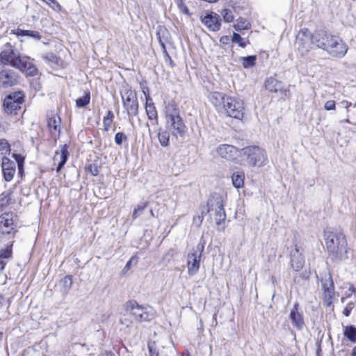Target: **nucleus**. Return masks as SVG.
<instances>
[{"instance_id": "obj_60", "label": "nucleus", "mask_w": 356, "mask_h": 356, "mask_svg": "<svg viewBox=\"0 0 356 356\" xmlns=\"http://www.w3.org/2000/svg\"><path fill=\"white\" fill-rule=\"evenodd\" d=\"M2 340V333H0V342Z\"/></svg>"}, {"instance_id": "obj_51", "label": "nucleus", "mask_w": 356, "mask_h": 356, "mask_svg": "<svg viewBox=\"0 0 356 356\" xmlns=\"http://www.w3.org/2000/svg\"><path fill=\"white\" fill-rule=\"evenodd\" d=\"M149 351L150 356H159V354L155 350H153L150 346H149Z\"/></svg>"}, {"instance_id": "obj_21", "label": "nucleus", "mask_w": 356, "mask_h": 356, "mask_svg": "<svg viewBox=\"0 0 356 356\" xmlns=\"http://www.w3.org/2000/svg\"><path fill=\"white\" fill-rule=\"evenodd\" d=\"M305 264L304 257L300 252L297 245L295 246L294 250L291 251V266L295 271L300 270Z\"/></svg>"}, {"instance_id": "obj_11", "label": "nucleus", "mask_w": 356, "mask_h": 356, "mask_svg": "<svg viewBox=\"0 0 356 356\" xmlns=\"http://www.w3.org/2000/svg\"><path fill=\"white\" fill-rule=\"evenodd\" d=\"M122 99L127 115L130 117L136 116L138 113V103L136 92L127 87L122 92Z\"/></svg>"}, {"instance_id": "obj_61", "label": "nucleus", "mask_w": 356, "mask_h": 356, "mask_svg": "<svg viewBox=\"0 0 356 356\" xmlns=\"http://www.w3.org/2000/svg\"><path fill=\"white\" fill-rule=\"evenodd\" d=\"M10 254V252H8V255L5 256V257H9Z\"/></svg>"}, {"instance_id": "obj_50", "label": "nucleus", "mask_w": 356, "mask_h": 356, "mask_svg": "<svg viewBox=\"0 0 356 356\" xmlns=\"http://www.w3.org/2000/svg\"><path fill=\"white\" fill-rule=\"evenodd\" d=\"M229 40V38L227 36H223L220 39V42L223 44H227Z\"/></svg>"}, {"instance_id": "obj_26", "label": "nucleus", "mask_w": 356, "mask_h": 356, "mask_svg": "<svg viewBox=\"0 0 356 356\" xmlns=\"http://www.w3.org/2000/svg\"><path fill=\"white\" fill-rule=\"evenodd\" d=\"M245 175L243 172H236L232 176V184L234 187L239 188L244 185Z\"/></svg>"}, {"instance_id": "obj_40", "label": "nucleus", "mask_w": 356, "mask_h": 356, "mask_svg": "<svg viewBox=\"0 0 356 356\" xmlns=\"http://www.w3.org/2000/svg\"><path fill=\"white\" fill-rule=\"evenodd\" d=\"M44 58L49 63H57L58 61V57L53 53H49L44 56Z\"/></svg>"}, {"instance_id": "obj_30", "label": "nucleus", "mask_w": 356, "mask_h": 356, "mask_svg": "<svg viewBox=\"0 0 356 356\" xmlns=\"http://www.w3.org/2000/svg\"><path fill=\"white\" fill-rule=\"evenodd\" d=\"M72 279L71 276L67 275L64 277L60 282V284L62 287V292L67 293L72 286Z\"/></svg>"}, {"instance_id": "obj_32", "label": "nucleus", "mask_w": 356, "mask_h": 356, "mask_svg": "<svg viewBox=\"0 0 356 356\" xmlns=\"http://www.w3.org/2000/svg\"><path fill=\"white\" fill-rule=\"evenodd\" d=\"M234 29L236 31L248 30L250 29V24L245 19L241 17L237 19L236 24H234Z\"/></svg>"}, {"instance_id": "obj_43", "label": "nucleus", "mask_w": 356, "mask_h": 356, "mask_svg": "<svg viewBox=\"0 0 356 356\" xmlns=\"http://www.w3.org/2000/svg\"><path fill=\"white\" fill-rule=\"evenodd\" d=\"M324 108L327 111L335 110V102L333 100L327 101L325 103Z\"/></svg>"}, {"instance_id": "obj_36", "label": "nucleus", "mask_w": 356, "mask_h": 356, "mask_svg": "<svg viewBox=\"0 0 356 356\" xmlns=\"http://www.w3.org/2000/svg\"><path fill=\"white\" fill-rule=\"evenodd\" d=\"M147 207V203L143 202L137 205V207L134 209L132 217L133 218H137L138 216L141 215L143 212L144 209Z\"/></svg>"}, {"instance_id": "obj_56", "label": "nucleus", "mask_w": 356, "mask_h": 356, "mask_svg": "<svg viewBox=\"0 0 356 356\" xmlns=\"http://www.w3.org/2000/svg\"><path fill=\"white\" fill-rule=\"evenodd\" d=\"M174 250L172 249L170 250L168 252V254H171V255H173Z\"/></svg>"}, {"instance_id": "obj_46", "label": "nucleus", "mask_w": 356, "mask_h": 356, "mask_svg": "<svg viewBox=\"0 0 356 356\" xmlns=\"http://www.w3.org/2000/svg\"><path fill=\"white\" fill-rule=\"evenodd\" d=\"M159 43H160V45H161V48H162V49H163V54H165V56L166 57H168V58L170 59V60L172 62V60H171V58H170V56H169L168 53V52H167V51H166L165 44L163 43V42L161 40V38H159Z\"/></svg>"}, {"instance_id": "obj_10", "label": "nucleus", "mask_w": 356, "mask_h": 356, "mask_svg": "<svg viewBox=\"0 0 356 356\" xmlns=\"http://www.w3.org/2000/svg\"><path fill=\"white\" fill-rule=\"evenodd\" d=\"M17 216L13 213L0 216V233L12 238L17 232Z\"/></svg>"}, {"instance_id": "obj_4", "label": "nucleus", "mask_w": 356, "mask_h": 356, "mask_svg": "<svg viewBox=\"0 0 356 356\" xmlns=\"http://www.w3.org/2000/svg\"><path fill=\"white\" fill-rule=\"evenodd\" d=\"M243 159L242 165L250 166H263L268 162L266 152L258 146H248L240 149Z\"/></svg>"}, {"instance_id": "obj_28", "label": "nucleus", "mask_w": 356, "mask_h": 356, "mask_svg": "<svg viewBox=\"0 0 356 356\" xmlns=\"http://www.w3.org/2000/svg\"><path fill=\"white\" fill-rule=\"evenodd\" d=\"M158 139L162 147H168L169 145L170 134L166 130L159 129L158 131Z\"/></svg>"}, {"instance_id": "obj_16", "label": "nucleus", "mask_w": 356, "mask_h": 356, "mask_svg": "<svg viewBox=\"0 0 356 356\" xmlns=\"http://www.w3.org/2000/svg\"><path fill=\"white\" fill-rule=\"evenodd\" d=\"M289 319L292 325L298 330H302L305 325L303 313L300 310L298 302H295L290 310Z\"/></svg>"}, {"instance_id": "obj_15", "label": "nucleus", "mask_w": 356, "mask_h": 356, "mask_svg": "<svg viewBox=\"0 0 356 356\" xmlns=\"http://www.w3.org/2000/svg\"><path fill=\"white\" fill-rule=\"evenodd\" d=\"M321 282L323 291L324 300L326 305L329 306L331 305L335 294L334 283L331 275H326L324 278H321Z\"/></svg>"}, {"instance_id": "obj_33", "label": "nucleus", "mask_w": 356, "mask_h": 356, "mask_svg": "<svg viewBox=\"0 0 356 356\" xmlns=\"http://www.w3.org/2000/svg\"><path fill=\"white\" fill-rule=\"evenodd\" d=\"M242 65L245 68H249L254 65L256 61L255 56H248L246 57H241Z\"/></svg>"}, {"instance_id": "obj_24", "label": "nucleus", "mask_w": 356, "mask_h": 356, "mask_svg": "<svg viewBox=\"0 0 356 356\" xmlns=\"http://www.w3.org/2000/svg\"><path fill=\"white\" fill-rule=\"evenodd\" d=\"M11 33L16 35L18 38L26 36L36 41H38L42 38L41 34L37 31L24 30L20 28L12 30Z\"/></svg>"}, {"instance_id": "obj_12", "label": "nucleus", "mask_w": 356, "mask_h": 356, "mask_svg": "<svg viewBox=\"0 0 356 356\" xmlns=\"http://www.w3.org/2000/svg\"><path fill=\"white\" fill-rule=\"evenodd\" d=\"M295 44L302 56L306 54L311 49L312 44L316 45L314 33L311 34L307 29H301L297 34Z\"/></svg>"}, {"instance_id": "obj_1", "label": "nucleus", "mask_w": 356, "mask_h": 356, "mask_svg": "<svg viewBox=\"0 0 356 356\" xmlns=\"http://www.w3.org/2000/svg\"><path fill=\"white\" fill-rule=\"evenodd\" d=\"M314 39L318 48L326 51L332 57L342 58L348 51L347 45L339 37L326 32H315Z\"/></svg>"}, {"instance_id": "obj_52", "label": "nucleus", "mask_w": 356, "mask_h": 356, "mask_svg": "<svg viewBox=\"0 0 356 356\" xmlns=\"http://www.w3.org/2000/svg\"><path fill=\"white\" fill-rule=\"evenodd\" d=\"M6 264L3 261H0V273L4 269Z\"/></svg>"}, {"instance_id": "obj_7", "label": "nucleus", "mask_w": 356, "mask_h": 356, "mask_svg": "<svg viewBox=\"0 0 356 356\" xmlns=\"http://www.w3.org/2000/svg\"><path fill=\"white\" fill-rule=\"evenodd\" d=\"M244 102L242 99L228 95L222 111L230 118L241 120L244 115Z\"/></svg>"}, {"instance_id": "obj_49", "label": "nucleus", "mask_w": 356, "mask_h": 356, "mask_svg": "<svg viewBox=\"0 0 356 356\" xmlns=\"http://www.w3.org/2000/svg\"><path fill=\"white\" fill-rule=\"evenodd\" d=\"M341 104L346 108L347 113H348L349 112V107L352 104L351 102H349L348 101H343V102H341Z\"/></svg>"}, {"instance_id": "obj_53", "label": "nucleus", "mask_w": 356, "mask_h": 356, "mask_svg": "<svg viewBox=\"0 0 356 356\" xmlns=\"http://www.w3.org/2000/svg\"><path fill=\"white\" fill-rule=\"evenodd\" d=\"M348 290L351 292V293H356V288L353 286V285H351Z\"/></svg>"}, {"instance_id": "obj_27", "label": "nucleus", "mask_w": 356, "mask_h": 356, "mask_svg": "<svg viewBox=\"0 0 356 356\" xmlns=\"http://www.w3.org/2000/svg\"><path fill=\"white\" fill-rule=\"evenodd\" d=\"M343 335L351 342H356V327L353 325L343 327Z\"/></svg>"}, {"instance_id": "obj_59", "label": "nucleus", "mask_w": 356, "mask_h": 356, "mask_svg": "<svg viewBox=\"0 0 356 356\" xmlns=\"http://www.w3.org/2000/svg\"><path fill=\"white\" fill-rule=\"evenodd\" d=\"M2 300H3V297L0 295V304L2 302Z\"/></svg>"}, {"instance_id": "obj_57", "label": "nucleus", "mask_w": 356, "mask_h": 356, "mask_svg": "<svg viewBox=\"0 0 356 356\" xmlns=\"http://www.w3.org/2000/svg\"><path fill=\"white\" fill-rule=\"evenodd\" d=\"M342 122L350 123V122L348 119H346V120H343Z\"/></svg>"}, {"instance_id": "obj_39", "label": "nucleus", "mask_w": 356, "mask_h": 356, "mask_svg": "<svg viewBox=\"0 0 356 356\" xmlns=\"http://www.w3.org/2000/svg\"><path fill=\"white\" fill-rule=\"evenodd\" d=\"M232 42L234 43H238L241 47H245L246 46V43L244 42L243 39L238 33H236L233 34Z\"/></svg>"}, {"instance_id": "obj_5", "label": "nucleus", "mask_w": 356, "mask_h": 356, "mask_svg": "<svg viewBox=\"0 0 356 356\" xmlns=\"http://www.w3.org/2000/svg\"><path fill=\"white\" fill-rule=\"evenodd\" d=\"M207 211L211 216H214L217 229L223 231L226 213L221 196L218 194L211 195L207 202Z\"/></svg>"}, {"instance_id": "obj_19", "label": "nucleus", "mask_w": 356, "mask_h": 356, "mask_svg": "<svg viewBox=\"0 0 356 356\" xmlns=\"http://www.w3.org/2000/svg\"><path fill=\"white\" fill-rule=\"evenodd\" d=\"M17 83V75L10 70L0 72V88H6Z\"/></svg>"}, {"instance_id": "obj_22", "label": "nucleus", "mask_w": 356, "mask_h": 356, "mask_svg": "<svg viewBox=\"0 0 356 356\" xmlns=\"http://www.w3.org/2000/svg\"><path fill=\"white\" fill-rule=\"evenodd\" d=\"M228 95L220 92H211L209 94L208 98L211 104L218 110L222 111L225 99Z\"/></svg>"}, {"instance_id": "obj_44", "label": "nucleus", "mask_w": 356, "mask_h": 356, "mask_svg": "<svg viewBox=\"0 0 356 356\" xmlns=\"http://www.w3.org/2000/svg\"><path fill=\"white\" fill-rule=\"evenodd\" d=\"M177 5L181 12L187 15L189 14L187 6L182 2L181 0L178 1Z\"/></svg>"}, {"instance_id": "obj_37", "label": "nucleus", "mask_w": 356, "mask_h": 356, "mask_svg": "<svg viewBox=\"0 0 356 356\" xmlns=\"http://www.w3.org/2000/svg\"><path fill=\"white\" fill-rule=\"evenodd\" d=\"M127 137L122 132H118L115 136V143L118 145H121L123 141H127Z\"/></svg>"}, {"instance_id": "obj_41", "label": "nucleus", "mask_w": 356, "mask_h": 356, "mask_svg": "<svg viewBox=\"0 0 356 356\" xmlns=\"http://www.w3.org/2000/svg\"><path fill=\"white\" fill-rule=\"evenodd\" d=\"M113 122V120H108L105 118H103V127L104 130L105 131H108L112 126V124Z\"/></svg>"}, {"instance_id": "obj_62", "label": "nucleus", "mask_w": 356, "mask_h": 356, "mask_svg": "<svg viewBox=\"0 0 356 356\" xmlns=\"http://www.w3.org/2000/svg\"><path fill=\"white\" fill-rule=\"evenodd\" d=\"M2 61H3V60H2L1 59H0V66H1V64H2Z\"/></svg>"}, {"instance_id": "obj_48", "label": "nucleus", "mask_w": 356, "mask_h": 356, "mask_svg": "<svg viewBox=\"0 0 356 356\" xmlns=\"http://www.w3.org/2000/svg\"><path fill=\"white\" fill-rule=\"evenodd\" d=\"M351 309L352 307L350 305L346 306L343 311V314H344V316H348L350 314Z\"/></svg>"}, {"instance_id": "obj_18", "label": "nucleus", "mask_w": 356, "mask_h": 356, "mask_svg": "<svg viewBox=\"0 0 356 356\" xmlns=\"http://www.w3.org/2000/svg\"><path fill=\"white\" fill-rule=\"evenodd\" d=\"M265 88L270 92L280 93L284 96H286L289 92V90L284 88L283 83L274 77H270L266 81Z\"/></svg>"}, {"instance_id": "obj_29", "label": "nucleus", "mask_w": 356, "mask_h": 356, "mask_svg": "<svg viewBox=\"0 0 356 356\" xmlns=\"http://www.w3.org/2000/svg\"><path fill=\"white\" fill-rule=\"evenodd\" d=\"M60 118L52 117L48 120V127L52 134H54L53 131L60 132Z\"/></svg>"}, {"instance_id": "obj_20", "label": "nucleus", "mask_w": 356, "mask_h": 356, "mask_svg": "<svg viewBox=\"0 0 356 356\" xmlns=\"http://www.w3.org/2000/svg\"><path fill=\"white\" fill-rule=\"evenodd\" d=\"M69 156L68 146L65 144L60 146V150L56 151L54 161V163L58 162V166L56 168L57 172H58L65 165Z\"/></svg>"}, {"instance_id": "obj_58", "label": "nucleus", "mask_w": 356, "mask_h": 356, "mask_svg": "<svg viewBox=\"0 0 356 356\" xmlns=\"http://www.w3.org/2000/svg\"><path fill=\"white\" fill-rule=\"evenodd\" d=\"M149 213H150V216H151L152 217H154V212H153V211H152V210H150Z\"/></svg>"}, {"instance_id": "obj_17", "label": "nucleus", "mask_w": 356, "mask_h": 356, "mask_svg": "<svg viewBox=\"0 0 356 356\" xmlns=\"http://www.w3.org/2000/svg\"><path fill=\"white\" fill-rule=\"evenodd\" d=\"M201 22L209 31H217L220 29L221 20L216 13H206L204 16L201 17Z\"/></svg>"}, {"instance_id": "obj_54", "label": "nucleus", "mask_w": 356, "mask_h": 356, "mask_svg": "<svg viewBox=\"0 0 356 356\" xmlns=\"http://www.w3.org/2000/svg\"><path fill=\"white\" fill-rule=\"evenodd\" d=\"M132 260H133V257L127 263L124 268L129 269L130 268V265H131Z\"/></svg>"}, {"instance_id": "obj_45", "label": "nucleus", "mask_w": 356, "mask_h": 356, "mask_svg": "<svg viewBox=\"0 0 356 356\" xmlns=\"http://www.w3.org/2000/svg\"><path fill=\"white\" fill-rule=\"evenodd\" d=\"M8 147L9 145L6 140H0V152H1V153H3L4 152H6L8 149Z\"/></svg>"}, {"instance_id": "obj_14", "label": "nucleus", "mask_w": 356, "mask_h": 356, "mask_svg": "<svg viewBox=\"0 0 356 356\" xmlns=\"http://www.w3.org/2000/svg\"><path fill=\"white\" fill-rule=\"evenodd\" d=\"M24 95L21 92H14L6 97L3 102L5 111L8 114H12L20 108L23 102Z\"/></svg>"}, {"instance_id": "obj_13", "label": "nucleus", "mask_w": 356, "mask_h": 356, "mask_svg": "<svg viewBox=\"0 0 356 356\" xmlns=\"http://www.w3.org/2000/svg\"><path fill=\"white\" fill-rule=\"evenodd\" d=\"M216 152L223 159L233 161L236 163L243 164L240 149L233 145L228 144L220 145L217 147Z\"/></svg>"}, {"instance_id": "obj_47", "label": "nucleus", "mask_w": 356, "mask_h": 356, "mask_svg": "<svg viewBox=\"0 0 356 356\" xmlns=\"http://www.w3.org/2000/svg\"><path fill=\"white\" fill-rule=\"evenodd\" d=\"M106 119H108V120H114V118H115V115H114V113L111 110H108L106 113V115L104 117Z\"/></svg>"}, {"instance_id": "obj_23", "label": "nucleus", "mask_w": 356, "mask_h": 356, "mask_svg": "<svg viewBox=\"0 0 356 356\" xmlns=\"http://www.w3.org/2000/svg\"><path fill=\"white\" fill-rule=\"evenodd\" d=\"M145 111H146L148 119L149 120L152 121V124H158L157 111H156L154 104L152 101V99L149 97V95L146 97Z\"/></svg>"}, {"instance_id": "obj_42", "label": "nucleus", "mask_w": 356, "mask_h": 356, "mask_svg": "<svg viewBox=\"0 0 356 356\" xmlns=\"http://www.w3.org/2000/svg\"><path fill=\"white\" fill-rule=\"evenodd\" d=\"M47 4L50 6L53 9L56 10L60 8V4L56 0H42Z\"/></svg>"}, {"instance_id": "obj_25", "label": "nucleus", "mask_w": 356, "mask_h": 356, "mask_svg": "<svg viewBox=\"0 0 356 356\" xmlns=\"http://www.w3.org/2000/svg\"><path fill=\"white\" fill-rule=\"evenodd\" d=\"M15 164L13 162H10L8 159H6V161H3L2 170L6 181H10L13 179L15 172Z\"/></svg>"}, {"instance_id": "obj_38", "label": "nucleus", "mask_w": 356, "mask_h": 356, "mask_svg": "<svg viewBox=\"0 0 356 356\" xmlns=\"http://www.w3.org/2000/svg\"><path fill=\"white\" fill-rule=\"evenodd\" d=\"M13 156L17 163L19 172H21L23 170L24 157L21 154H14Z\"/></svg>"}, {"instance_id": "obj_55", "label": "nucleus", "mask_w": 356, "mask_h": 356, "mask_svg": "<svg viewBox=\"0 0 356 356\" xmlns=\"http://www.w3.org/2000/svg\"><path fill=\"white\" fill-rule=\"evenodd\" d=\"M351 356H356V346L353 348L352 350Z\"/></svg>"}, {"instance_id": "obj_6", "label": "nucleus", "mask_w": 356, "mask_h": 356, "mask_svg": "<svg viewBox=\"0 0 356 356\" xmlns=\"http://www.w3.org/2000/svg\"><path fill=\"white\" fill-rule=\"evenodd\" d=\"M125 310L138 322L150 321L156 316V311L153 307L140 305L135 300L127 302L125 304Z\"/></svg>"}, {"instance_id": "obj_8", "label": "nucleus", "mask_w": 356, "mask_h": 356, "mask_svg": "<svg viewBox=\"0 0 356 356\" xmlns=\"http://www.w3.org/2000/svg\"><path fill=\"white\" fill-rule=\"evenodd\" d=\"M166 126L173 136L176 138L184 136L186 127L175 108L172 113H167Z\"/></svg>"}, {"instance_id": "obj_31", "label": "nucleus", "mask_w": 356, "mask_h": 356, "mask_svg": "<svg viewBox=\"0 0 356 356\" xmlns=\"http://www.w3.org/2000/svg\"><path fill=\"white\" fill-rule=\"evenodd\" d=\"M90 93L89 91H85L84 95L78 98L76 100V106L79 108H82L86 106L90 103Z\"/></svg>"}, {"instance_id": "obj_3", "label": "nucleus", "mask_w": 356, "mask_h": 356, "mask_svg": "<svg viewBox=\"0 0 356 356\" xmlns=\"http://www.w3.org/2000/svg\"><path fill=\"white\" fill-rule=\"evenodd\" d=\"M327 250L333 260L342 261L347 259V241L342 232H329L325 234Z\"/></svg>"}, {"instance_id": "obj_34", "label": "nucleus", "mask_w": 356, "mask_h": 356, "mask_svg": "<svg viewBox=\"0 0 356 356\" xmlns=\"http://www.w3.org/2000/svg\"><path fill=\"white\" fill-rule=\"evenodd\" d=\"M129 316H131V315L130 314H127V311L124 309V312L122 314L120 318V323L126 327H129L132 325V321L129 318Z\"/></svg>"}, {"instance_id": "obj_2", "label": "nucleus", "mask_w": 356, "mask_h": 356, "mask_svg": "<svg viewBox=\"0 0 356 356\" xmlns=\"http://www.w3.org/2000/svg\"><path fill=\"white\" fill-rule=\"evenodd\" d=\"M0 58L3 61L25 72L29 76H35L37 74L38 70L29 60V58L27 57H22L9 42H7L3 46V49L0 54Z\"/></svg>"}, {"instance_id": "obj_35", "label": "nucleus", "mask_w": 356, "mask_h": 356, "mask_svg": "<svg viewBox=\"0 0 356 356\" xmlns=\"http://www.w3.org/2000/svg\"><path fill=\"white\" fill-rule=\"evenodd\" d=\"M221 15L222 16L224 21L227 23L232 22L234 19L233 12L230 9H223L221 11Z\"/></svg>"}, {"instance_id": "obj_9", "label": "nucleus", "mask_w": 356, "mask_h": 356, "mask_svg": "<svg viewBox=\"0 0 356 356\" xmlns=\"http://www.w3.org/2000/svg\"><path fill=\"white\" fill-rule=\"evenodd\" d=\"M204 249V245L198 243L189 251L187 255V269L188 275L193 276L198 272Z\"/></svg>"}]
</instances>
